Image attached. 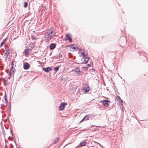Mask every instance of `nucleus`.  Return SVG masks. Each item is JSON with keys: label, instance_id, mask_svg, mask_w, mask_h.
Returning <instances> with one entry per match:
<instances>
[{"label": "nucleus", "instance_id": "nucleus-1", "mask_svg": "<svg viewBox=\"0 0 148 148\" xmlns=\"http://www.w3.org/2000/svg\"><path fill=\"white\" fill-rule=\"evenodd\" d=\"M67 105V103L66 102L62 103L59 107V110H62L64 108V106Z\"/></svg>", "mask_w": 148, "mask_h": 148}, {"label": "nucleus", "instance_id": "nucleus-2", "mask_svg": "<svg viewBox=\"0 0 148 148\" xmlns=\"http://www.w3.org/2000/svg\"><path fill=\"white\" fill-rule=\"evenodd\" d=\"M84 86L83 87H84V89L85 90V92H89L90 90L89 86L87 84L84 85Z\"/></svg>", "mask_w": 148, "mask_h": 148}, {"label": "nucleus", "instance_id": "nucleus-3", "mask_svg": "<svg viewBox=\"0 0 148 148\" xmlns=\"http://www.w3.org/2000/svg\"><path fill=\"white\" fill-rule=\"evenodd\" d=\"M23 68L25 70H27L30 67V65L29 64L25 62L23 64Z\"/></svg>", "mask_w": 148, "mask_h": 148}, {"label": "nucleus", "instance_id": "nucleus-4", "mask_svg": "<svg viewBox=\"0 0 148 148\" xmlns=\"http://www.w3.org/2000/svg\"><path fill=\"white\" fill-rule=\"evenodd\" d=\"M52 70V68L50 67H47L46 68H43L42 69L43 71L46 72H48Z\"/></svg>", "mask_w": 148, "mask_h": 148}, {"label": "nucleus", "instance_id": "nucleus-5", "mask_svg": "<svg viewBox=\"0 0 148 148\" xmlns=\"http://www.w3.org/2000/svg\"><path fill=\"white\" fill-rule=\"evenodd\" d=\"M110 102V101L109 100L107 99L103 100V104L105 107H108V103Z\"/></svg>", "mask_w": 148, "mask_h": 148}, {"label": "nucleus", "instance_id": "nucleus-6", "mask_svg": "<svg viewBox=\"0 0 148 148\" xmlns=\"http://www.w3.org/2000/svg\"><path fill=\"white\" fill-rule=\"evenodd\" d=\"M53 32L52 31L49 32H48L47 33V34L46 35V36L47 38H50V39H51V35L53 33Z\"/></svg>", "mask_w": 148, "mask_h": 148}, {"label": "nucleus", "instance_id": "nucleus-7", "mask_svg": "<svg viewBox=\"0 0 148 148\" xmlns=\"http://www.w3.org/2000/svg\"><path fill=\"white\" fill-rule=\"evenodd\" d=\"M66 39L68 40L69 42H71L72 41V40L70 37V35L69 34H67L66 35Z\"/></svg>", "mask_w": 148, "mask_h": 148}, {"label": "nucleus", "instance_id": "nucleus-8", "mask_svg": "<svg viewBox=\"0 0 148 148\" xmlns=\"http://www.w3.org/2000/svg\"><path fill=\"white\" fill-rule=\"evenodd\" d=\"M56 47V45L54 43H52L50 44L49 46V48L51 50L54 49Z\"/></svg>", "mask_w": 148, "mask_h": 148}, {"label": "nucleus", "instance_id": "nucleus-9", "mask_svg": "<svg viewBox=\"0 0 148 148\" xmlns=\"http://www.w3.org/2000/svg\"><path fill=\"white\" fill-rule=\"evenodd\" d=\"M14 74V69L12 68V66L11 67V70L10 72L9 73V74L10 76H11L12 75Z\"/></svg>", "mask_w": 148, "mask_h": 148}, {"label": "nucleus", "instance_id": "nucleus-10", "mask_svg": "<svg viewBox=\"0 0 148 148\" xmlns=\"http://www.w3.org/2000/svg\"><path fill=\"white\" fill-rule=\"evenodd\" d=\"M73 71H74V70H73ZM74 71L76 72L78 74H80L79 73H81V71L79 70V67H77V68L75 69Z\"/></svg>", "mask_w": 148, "mask_h": 148}, {"label": "nucleus", "instance_id": "nucleus-11", "mask_svg": "<svg viewBox=\"0 0 148 148\" xmlns=\"http://www.w3.org/2000/svg\"><path fill=\"white\" fill-rule=\"evenodd\" d=\"M83 59L84 60V63L86 64L88 61L89 58L88 57H85Z\"/></svg>", "mask_w": 148, "mask_h": 148}, {"label": "nucleus", "instance_id": "nucleus-12", "mask_svg": "<svg viewBox=\"0 0 148 148\" xmlns=\"http://www.w3.org/2000/svg\"><path fill=\"white\" fill-rule=\"evenodd\" d=\"M29 49H26L24 50V53L25 55L27 56L28 55L29 53Z\"/></svg>", "mask_w": 148, "mask_h": 148}, {"label": "nucleus", "instance_id": "nucleus-13", "mask_svg": "<svg viewBox=\"0 0 148 148\" xmlns=\"http://www.w3.org/2000/svg\"><path fill=\"white\" fill-rule=\"evenodd\" d=\"M9 54H8V53H5V55H4V56L5 57V62L6 61L7 59Z\"/></svg>", "mask_w": 148, "mask_h": 148}, {"label": "nucleus", "instance_id": "nucleus-14", "mask_svg": "<svg viewBox=\"0 0 148 148\" xmlns=\"http://www.w3.org/2000/svg\"><path fill=\"white\" fill-rule=\"evenodd\" d=\"M86 143V142H81L80 143V145L81 147L84 146L85 145Z\"/></svg>", "mask_w": 148, "mask_h": 148}, {"label": "nucleus", "instance_id": "nucleus-15", "mask_svg": "<svg viewBox=\"0 0 148 148\" xmlns=\"http://www.w3.org/2000/svg\"><path fill=\"white\" fill-rule=\"evenodd\" d=\"M4 98L5 99V102L7 104L8 103V100H7V96H6V95L5 94L4 97Z\"/></svg>", "mask_w": 148, "mask_h": 148}, {"label": "nucleus", "instance_id": "nucleus-16", "mask_svg": "<svg viewBox=\"0 0 148 148\" xmlns=\"http://www.w3.org/2000/svg\"><path fill=\"white\" fill-rule=\"evenodd\" d=\"M60 140V138H57V139L56 140H55L54 141V142H53L54 143V144L57 143H58V141Z\"/></svg>", "mask_w": 148, "mask_h": 148}, {"label": "nucleus", "instance_id": "nucleus-17", "mask_svg": "<svg viewBox=\"0 0 148 148\" xmlns=\"http://www.w3.org/2000/svg\"><path fill=\"white\" fill-rule=\"evenodd\" d=\"M7 39V38H6L5 39H4V40H3L1 43V45H0V47L2 46L3 44H4L5 43V40H6Z\"/></svg>", "mask_w": 148, "mask_h": 148}, {"label": "nucleus", "instance_id": "nucleus-18", "mask_svg": "<svg viewBox=\"0 0 148 148\" xmlns=\"http://www.w3.org/2000/svg\"><path fill=\"white\" fill-rule=\"evenodd\" d=\"M89 117V115H86L84 117V118L86 120H87L88 119Z\"/></svg>", "mask_w": 148, "mask_h": 148}, {"label": "nucleus", "instance_id": "nucleus-19", "mask_svg": "<svg viewBox=\"0 0 148 148\" xmlns=\"http://www.w3.org/2000/svg\"><path fill=\"white\" fill-rule=\"evenodd\" d=\"M81 53H82V55L83 56V57L82 58V59H83V58H85L86 57V55H85L84 54V52H82Z\"/></svg>", "mask_w": 148, "mask_h": 148}, {"label": "nucleus", "instance_id": "nucleus-20", "mask_svg": "<svg viewBox=\"0 0 148 148\" xmlns=\"http://www.w3.org/2000/svg\"><path fill=\"white\" fill-rule=\"evenodd\" d=\"M24 7H26L27 5V3L26 2H25L24 3Z\"/></svg>", "mask_w": 148, "mask_h": 148}, {"label": "nucleus", "instance_id": "nucleus-21", "mask_svg": "<svg viewBox=\"0 0 148 148\" xmlns=\"http://www.w3.org/2000/svg\"><path fill=\"white\" fill-rule=\"evenodd\" d=\"M59 68L58 67H55L54 69V70L55 71H57L59 69Z\"/></svg>", "mask_w": 148, "mask_h": 148}, {"label": "nucleus", "instance_id": "nucleus-22", "mask_svg": "<svg viewBox=\"0 0 148 148\" xmlns=\"http://www.w3.org/2000/svg\"><path fill=\"white\" fill-rule=\"evenodd\" d=\"M5 52H6L5 53H8V54H9L10 53L9 50L8 49H5Z\"/></svg>", "mask_w": 148, "mask_h": 148}, {"label": "nucleus", "instance_id": "nucleus-23", "mask_svg": "<svg viewBox=\"0 0 148 148\" xmlns=\"http://www.w3.org/2000/svg\"><path fill=\"white\" fill-rule=\"evenodd\" d=\"M55 34H56V33L55 32L53 34H52L51 35V39H52L53 37H54V36Z\"/></svg>", "mask_w": 148, "mask_h": 148}, {"label": "nucleus", "instance_id": "nucleus-24", "mask_svg": "<svg viewBox=\"0 0 148 148\" xmlns=\"http://www.w3.org/2000/svg\"><path fill=\"white\" fill-rule=\"evenodd\" d=\"M118 97L120 99V100H121V102L122 103H123V101L121 100V98L119 96H118Z\"/></svg>", "mask_w": 148, "mask_h": 148}, {"label": "nucleus", "instance_id": "nucleus-25", "mask_svg": "<svg viewBox=\"0 0 148 148\" xmlns=\"http://www.w3.org/2000/svg\"><path fill=\"white\" fill-rule=\"evenodd\" d=\"M71 48L73 49H76V47H73V45H71Z\"/></svg>", "mask_w": 148, "mask_h": 148}, {"label": "nucleus", "instance_id": "nucleus-26", "mask_svg": "<svg viewBox=\"0 0 148 148\" xmlns=\"http://www.w3.org/2000/svg\"><path fill=\"white\" fill-rule=\"evenodd\" d=\"M13 64H13V61H12V64H11V65H12V68H13Z\"/></svg>", "mask_w": 148, "mask_h": 148}, {"label": "nucleus", "instance_id": "nucleus-27", "mask_svg": "<svg viewBox=\"0 0 148 148\" xmlns=\"http://www.w3.org/2000/svg\"><path fill=\"white\" fill-rule=\"evenodd\" d=\"M10 131H11V134H12V136H13V133H12V130H11V129H10Z\"/></svg>", "mask_w": 148, "mask_h": 148}, {"label": "nucleus", "instance_id": "nucleus-28", "mask_svg": "<svg viewBox=\"0 0 148 148\" xmlns=\"http://www.w3.org/2000/svg\"><path fill=\"white\" fill-rule=\"evenodd\" d=\"M34 45H33L32 44V45H31V47L32 48H34Z\"/></svg>", "mask_w": 148, "mask_h": 148}, {"label": "nucleus", "instance_id": "nucleus-29", "mask_svg": "<svg viewBox=\"0 0 148 148\" xmlns=\"http://www.w3.org/2000/svg\"><path fill=\"white\" fill-rule=\"evenodd\" d=\"M84 120H85V119L84 118V117L81 120V121L82 122V121H83Z\"/></svg>", "mask_w": 148, "mask_h": 148}, {"label": "nucleus", "instance_id": "nucleus-30", "mask_svg": "<svg viewBox=\"0 0 148 148\" xmlns=\"http://www.w3.org/2000/svg\"><path fill=\"white\" fill-rule=\"evenodd\" d=\"M87 66L88 67H90V64H87Z\"/></svg>", "mask_w": 148, "mask_h": 148}, {"label": "nucleus", "instance_id": "nucleus-31", "mask_svg": "<svg viewBox=\"0 0 148 148\" xmlns=\"http://www.w3.org/2000/svg\"><path fill=\"white\" fill-rule=\"evenodd\" d=\"M6 81H5V82H4V84L5 86L6 85Z\"/></svg>", "mask_w": 148, "mask_h": 148}, {"label": "nucleus", "instance_id": "nucleus-32", "mask_svg": "<svg viewBox=\"0 0 148 148\" xmlns=\"http://www.w3.org/2000/svg\"><path fill=\"white\" fill-rule=\"evenodd\" d=\"M11 108H9V111H11Z\"/></svg>", "mask_w": 148, "mask_h": 148}, {"label": "nucleus", "instance_id": "nucleus-33", "mask_svg": "<svg viewBox=\"0 0 148 148\" xmlns=\"http://www.w3.org/2000/svg\"><path fill=\"white\" fill-rule=\"evenodd\" d=\"M32 38L33 40L35 39V38H34L32 37Z\"/></svg>", "mask_w": 148, "mask_h": 148}, {"label": "nucleus", "instance_id": "nucleus-34", "mask_svg": "<svg viewBox=\"0 0 148 148\" xmlns=\"http://www.w3.org/2000/svg\"><path fill=\"white\" fill-rule=\"evenodd\" d=\"M5 148H8V147H7V145H6V146L5 147Z\"/></svg>", "mask_w": 148, "mask_h": 148}, {"label": "nucleus", "instance_id": "nucleus-35", "mask_svg": "<svg viewBox=\"0 0 148 148\" xmlns=\"http://www.w3.org/2000/svg\"><path fill=\"white\" fill-rule=\"evenodd\" d=\"M11 76H10V77H8V79H10V78H11Z\"/></svg>", "mask_w": 148, "mask_h": 148}, {"label": "nucleus", "instance_id": "nucleus-36", "mask_svg": "<svg viewBox=\"0 0 148 148\" xmlns=\"http://www.w3.org/2000/svg\"><path fill=\"white\" fill-rule=\"evenodd\" d=\"M95 143H97L98 144H99L100 145H101L100 144H99V143H97V142H94Z\"/></svg>", "mask_w": 148, "mask_h": 148}, {"label": "nucleus", "instance_id": "nucleus-37", "mask_svg": "<svg viewBox=\"0 0 148 148\" xmlns=\"http://www.w3.org/2000/svg\"><path fill=\"white\" fill-rule=\"evenodd\" d=\"M3 74V73L2 72V73H1V74L2 75V74Z\"/></svg>", "mask_w": 148, "mask_h": 148}, {"label": "nucleus", "instance_id": "nucleus-38", "mask_svg": "<svg viewBox=\"0 0 148 148\" xmlns=\"http://www.w3.org/2000/svg\"><path fill=\"white\" fill-rule=\"evenodd\" d=\"M76 47V49H77V47Z\"/></svg>", "mask_w": 148, "mask_h": 148}, {"label": "nucleus", "instance_id": "nucleus-39", "mask_svg": "<svg viewBox=\"0 0 148 148\" xmlns=\"http://www.w3.org/2000/svg\"><path fill=\"white\" fill-rule=\"evenodd\" d=\"M10 139V137H9L8 138V139H9H9Z\"/></svg>", "mask_w": 148, "mask_h": 148}, {"label": "nucleus", "instance_id": "nucleus-40", "mask_svg": "<svg viewBox=\"0 0 148 148\" xmlns=\"http://www.w3.org/2000/svg\"><path fill=\"white\" fill-rule=\"evenodd\" d=\"M17 148H20L19 147H17Z\"/></svg>", "mask_w": 148, "mask_h": 148}]
</instances>
